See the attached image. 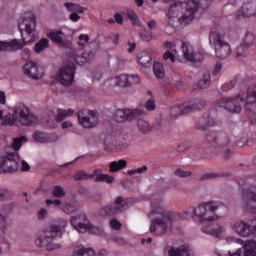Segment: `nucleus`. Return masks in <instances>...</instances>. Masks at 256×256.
<instances>
[{
	"mask_svg": "<svg viewBox=\"0 0 256 256\" xmlns=\"http://www.w3.org/2000/svg\"><path fill=\"white\" fill-rule=\"evenodd\" d=\"M213 0H188L184 2L174 1L170 4L168 9V24L173 29L177 28L183 23H189L195 19V13L198 9H208Z\"/></svg>",
	"mask_w": 256,
	"mask_h": 256,
	"instance_id": "nucleus-1",
	"label": "nucleus"
},
{
	"mask_svg": "<svg viewBox=\"0 0 256 256\" xmlns=\"http://www.w3.org/2000/svg\"><path fill=\"white\" fill-rule=\"evenodd\" d=\"M18 27L21 31L22 41L17 39L9 42L0 41V52L19 51L25 45H29V43H33V41L38 39L37 18L33 12H25Z\"/></svg>",
	"mask_w": 256,
	"mask_h": 256,
	"instance_id": "nucleus-2",
	"label": "nucleus"
},
{
	"mask_svg": "<svg viewBox=\"0 0 256 256\" xmlns=\"http://www.w3.org/2000/svg\"><path fill=\"white\" fill-rule=\"evenodd\" d=\"M152 214L161 215L150 223L149 231L156 235H167L173 229V221H177L181 217L177 212L168 213L167 207L161 200L152 202Z\"/></svg>",
	"mask_w": 256,
	"mask_h": 256,
	"instance_id": "nucleus-3",
	"label": "nucleus"
},
{
	"mask_svg": "<svg viewBox=\"0 0 256 256\" xmlns=\"http://www.w3.org/2000/svg\"><path fill=\"white\" fill-rule=\"evenodd\" d=\"M56 237H61V226L50 225L43 231L42 236L36 239L35 243L37 247H44L46 251L61 249V243L54 242Z\"/></svg>",
	"mask_w": 256,
	"mask_h": 256,
	"instance_id": "nucleus-4",
	"label": "nucleus"
},
{
	"mask_svg": "<svg viewBox=\"0 0 256 256\" xmlns=\"http://www.w3.org/2000/svg\"><path fill=\"white\" fill-rule=\"evenodd\" d=\"M209 43L215 48L216 57L219 59H227L231 55V46L221 33L212 31L209 35Z\"/></svg>",
	"mask_w": 256,
	"mask_h": 256,
	"instance_id": "nucleus-5",
	"label": "nucleus"
},
{
	"mask_svg": "<svg viewBox=\"0 0 256 256\" xmlns=\"http://www.w3.org/2000/svg\"><path fill=\"white\" fill-rule=\"evenodd\" d=\"M15 113L17 115V127H19V125L23 127H34V125L39 123V118L23 103H19L15 106Z\"/></svg>",
	"mask_w": 256,
	"mask_h": 256,
	"instance_id": "nucleus-6",
	"label": "nucleus"
},
{
	"mask_svg": "<svg viewBox=\"0 0 256 256\" xmlns=\"http://www.w3.org/2000/svg\"><path fill=\"white\" fill-rule=\"evenodd\" d=\"M19 163H21L19 152H5L0 156V173H16L19 171Z\"/></svg>",
	"mask_w": 256,
	"mask_h": 256,
	"instance_id": "nucleus-7",
	"label": "nucleus"
},
{
	"mask_svg": "<svg viewBox=\"0 0 256 256\" xmlns=\"http://www.w3.org/2000/svg\"><path fill=\"white\" fill-rule=\"evenodd\" d=\"M70 223L76 228L78 233H85L86 231L92 233V235H97L99 233V228L89 223L87 215L83 212H80L76 216H72Z\"/></svg>",
	"mask_w": 256,
	"mask_h": 256,
	"instance_id": "nucleus-8",
	"label": "nucleus"
},
{
	"mask_svg": "<svg viewBox=\"0 0 256 256\" xmlns=\"http://www.w3.org/2000/svg\"><path fill=\"white\" fill-rule=\"evenodd\" d=\"M129 209V201L121 196L115 198L112 204H109L103 207L100 210L101 217H107V215H117L119 213H123V211H127Z\"/></svg>",
	"mask_w": 256,
	"mask_h": 256,
	"instance_id": "nucleus-9",
	"label": "nucleus"
},
{
	"mask_svg": "<svg viewBox=\"0 0 256 256\" xmlns=\"http://www.w3.org/2000/svg\"><path fill=\"white\" fill-rule=\"evenodd\" d=\"M77 118L80 125H82V127L85 129H92V127H97L99 123L97 111L81 110L78 112Z\"/></svg>",
	"mask_w": 256,
	"mask_h": 256,
	"instance_id": "nucleus-10",
	"label": "nucleus"
},
{
	"mask_svg": "<svg viewBox=\"0 0 256 256\" xmlns=\"http://www.w3.org/2000/svg\"><path fill=\"white\" fill-rule=\"evenodd\" d=\"M215 211H217V206L214 202L201 204L196 208V219H201L202 221H214Z\"/></svg>",
	"mask_w": 256,
	"mask_h": 256,
	"instance_id": "nucleus-11",
	"label": "nucleus"
},
{
	"mask_svg": "<svg viewBox=\"0 0 256 256\" xmlns=\"http://www.w3.org/2000/svg\"><path fill=\"white\" fill-rule=\"evenodd\" d=\"M145 115V110L140 108L136 109H124L117 110L114 115V120L117 123H124V121H133L137 119V117H141Z\"/></svg>",
	"mask_w": 256,
	"mask_h": 256,
	"instance_id": "nucleus-12",
	"label": "nucleus"
},
{
	"mask_svg": "<svg viewBox=\"0 0 256 256\" xmlns=\"http://www.w3.org/2000/svg\"><path fill=\"white\" fill-rule=\"evenodd\" d=\"M75 69L76 67L74 63H68L59 70V73L56 76L57 81L64 86L71 85L75 79Z\"/></svg>",
	"mask_w": 256,
	"mask_h": 256,
	"instance_id": "nucleus-13",
	"label": "nucleus"
},
{
	"mask_svg": "<svg viewBox=\"0 0 256 256\" xmlns=\"http://www.w3.org/2000/svg\"><path fill=\"white\" fill-rule=\"evenodd\" d=\"M233 229L240 237H249L256 231V219H252L250 224L244 221H237L233 224Z\"/></svg>",
	"mask_w": 256,
	"mask_h": 256,
	"instance_id": "nucleus-14",
	"label": "nucleus"
},
{
	"mask_svg": "<svg viewBox=\"0 0 256 256\" xmlns=\"http://www.w3.org/2000/svg\"><path fill=\"white\" fill-rule=\"evenodd\" d=\"M239 101H243V98H240L239 96L236 98L224 97L218 101V107H222L230 113H241V105H239Z\"/></svg>",
	"mask_w": 256,
	"mask_h": 256,
	"instance_id": "nucleus-15",
	"label": "nucleus"
},
{
	"mask_svg": "<svg viewBox=\"0 0 256 256\" xmlns=\"http://www.w3.org/2000/svg\"><path fill=\"white\" fill-rule=\"evenodd\" d=\"M229 256H256V244L255 241H247L241 248H237L236 251H228Z\"/></svg>",
	"mask_w": 256,
	"mask_h": 256,
	"instance_id": "nucleus-16",
	"label": "nucleus"
},
{
	"mask_svg": "<svg viewBox=\"0 0 256 256\" xmlns=\"http://www.w3.org/2000/svg\"><path fill=\"white\" fill-rule=\"evenodd\" d=\"M164 251L168 256H195V252L189 245H182L178 248L167 246Z\"/></svg>",
	"mask_w": 256,
	"mask_h": 256,
	"instance_id": "nucleus-17",
	"label": "nucleus"
},
{
	"mask_svg": "<svg viewBox=\"0 0 256 256\" xmlns=\"http://www.w3.org/2000/svg\"><path fill=\"white\" fill-rule=\"evenodd\" d=\"M24 75L30 79H41L43 77V68H39L37 63L30 62L23 66Z\"/></svg>",
	"mask_w": 256,
	"mask_h": 256,
	"instance_id": "nucleus-18",
	"label": "nucleus"
},
{
	"mask_svg": "<svg viewBox=\"0 0 256 256\" xmlns=\"http://www.w3.org/2000/svg\"><path fill=\"white\" fill-rule=\"evenodd\" d=\"M255 43V35L251 32H247L243 42L237 47L236 57H245L247 55V49Z\"/></svg>",
	"mask_w": 256,
	"mask_h": 256,
	"instance_id": "nucleus-19",
	"label": "nucleus"
},
{
	"mask_svg": "<svg viewBox=\"0 0 256 256\" xmlns=\"http://www.w3.org/2000/svg\"><path fill=\"white\" fill-rule=\"evenodd\" d=\"M246 209L251 213H256V187L248 189L243 195Z\"/></svg>",
	"mask_w": 256,
	"mask_h": 256,
	"instance_id": "nucleus-20",
	"label": "nucleus"
},
{
	"mask_svg": "<svg viewBox=\"0 0 256 256\" xmlns=\"http://www.w3.org/2000/svg\"><path fill=\"white\" fill-rule=\"evenodd\" d=\"M50 40L58 45V47H69V42L65 41V33L63 31H52L47 34Z\"/></svg>",
	"mask_w": 256,
	"mask_h": 256,
	"instance_id": "nucleus-21",
	"label": "nucleus"
},
{
	"mask_svg": "<svg viewBox=\"0 0 256 256\" xmlns=\"http://www.w3.org/2000/svg\"><path fill=\"white\" fill-rule=\"evenodd\" d=\"M95 178V183H107L108 185H112L115 182V177L104 174L102 169H95L93 171V179Z\"/></svg>",
	"mask_w": 256,
	"mask_h": 256,
	"instance_id": "nucleus-22",
	"label": "nucleus"
},
{
	"mask_svg": "<svg viewBox=\"0 0 256 256\" xmlns=\"http://www.w3.org/2000/svg\"><path fill=\"white\" fill-rule=\"evenodd\" d=\"M253 15H256V7L251 2L243 4L238 11V17H253Z\"/></svg>",
	"mask_w": 256,
	"mask_h": 256,
	"instance_id": "nucleus-23",
	"label": "nucleus"
},
{
	"mask_svg": "<svg viewBox=\"0 0 256 256\" xmlns=\"http://www.w3.org/2000/svg\"><path fill=\"white\" fill-rule=\"evenodd\" d=\"M203 233L207 235H214V237H219L223 233V227L218 223H212L202 228Z\"/></svg>",
	"mask_w": 256,
	"mask_h": 256,
	"instance_id": "nucleus-24",
	"label": "nucleus"
},
{
	"mask_svg": "<svg viewBox=\"0 0 256 256\" xmlns=\"http://www.w3.org/2000/svg\"><path fill=\"white\" fill-rule=\"evenodd\" d=\"M186 113H189V105H186L185 103L170 108L171 119H177V117H181V115H185Z\"/></svg>",
	"mask_w": 256,
	"mask_h": 256,
	"instance_id": "nucleus-25",
	"label": "nucleus"
},
{
	"mask_svg": "<svg viewBox=\"0 0 256 256\" xmlns=\"http://www.w3.org/2000/svg\"><path fill=\"white\" fill-rule=\"evenodd\" d=\"M138 61L140 65L142 67H145L146 69L151 67V65H153V58L151 57V54L147 53L146 51L139 53Z\"/></svg>",
	"mask_w": 256,
	"mask_h": 256,
	"instance_id": "nucleus-26",
	"label": "nucleus"
},
{
	"mask_svg": "<svg viewBox=\"0 0 256 256\" xmlns=\"http://www.w3.org/2000/svg\"><path fill=\"white\" fill-rule=\"evenodd\" d=\"M74 61H76L77 65H85L87 61H91L95 57V52H89L88 54H77L73 53Z\"/></svg>",
	"mask_w": 256,
	"mask_h": 256,
	"instance_id": "nucleus-27",
	"label": "nucleus"
},
{
	"mask_svg": "<svg viewBox=\"0 0 256 256\" xmlns=\"http://www.w3.org/2000/svg\"><path fill=\"white\" fill-rule=\"evenodd\" d=\"M185 104L188 105L189 113H191V111H201L205 107L206 102L203 99L197 98Z\"/></svg>",
	"mask_w": 256,
	"mask_h": 256,
	"instance_id": "nucleus-28",
	"label": "nucleus"
},
{
	"mask_svg": "<svg viewBox=\"0 0 256 256\" xmlns=\"http://www.w3.org/2000/svg\"><path fill=\"white\" fill-rule=\"evenodd\" d=\"M211 85V72L206 70L203 78L196 84L195 89H207Z\"/></svg>",
	"mask_w": 256,
	"mask_h": 256,
	"instance_id": "nucleus-29",
	"label": "nucleus"
},
{
	"mask_svg": "<svg viewBox=\"0 0 256 256\" xmlns=\"http://www.w3.org/2000/svg\"><path fill=\"white\" fill-rule=\"evenodd\" d=\"M127 167V161L124 159L118 160V161H112L109 164V171L110 173H117L119 171H122V169H125Z\"/></svg>",
	"mask_w": 256,
	"mask_h": 256,
	"instance_id": "nucleus-30",
	"label": "nucleus"
},
{
	"mask_svg": "<svg viewBox=\"0 0 256 256\" xmlns=\"http://www.w3.org/2000/svg\"><path fill=\"white\" fill-rule=\"evenodd\" d=\"M1 125L3 127H7V125L9 126L17 125V115L15 113V107H14L13 114L8 113L3 117V120L1 121Z\"/></svg>",
	"mask_w": 256,
	"mask_h": 256,
	"instance_id": "nucleus-31",
	"label": "nucleus"
},
{
	"mask_svg": "<svg viewBox=\"0 0 256 256\" xmlns=\"http://www.w3.org/2000/svg\"><path fill=\"white\" fill-rule=\"evenodd\" d=\"M73 113H75V111H73V109L69 108L67 110H63L61 108H59L57 110V115L55 117V121H57V123H61V121H64V119H67V117H71L73 115Z\"/></svg>",
	"mask_w": 256,
	"mask_h": 256,
	"instance_id": "nucleus-32",
	"label": "nucleus"
},
{
	"mask_svg": "<svg viewBox=\"0 0 256 256\" xmlns=\"http://www.w3.org/2000/svg\"><path fill=\"white\" fill-rule=\"evenodd\" d=\"M181 47L184 59H186V61H193V55L195 53V51L193 50V46L187 45L185 44V42H182Z\"/></svg>",
	"mask_w": 256,
	"mask_h": 256,
	"instance_id": "nucleus-33",
	"label": "nucleus"
},
{
	"mask_svg": "<svg viewBox=\"0 0 256 256\" xmlns=\"http://www.w3.org/2000/svg\"><path fill=\"white\" fill-rule=\"evenodd\" d=\"M45 49H49V39L42 38L34 45L35 53H42Z\"/></svg>",
	"mask_w": 256,
	"mask_h": 256,
	"instance_id": "nucleus-34",
	"label": "nucleus"
},
{
	"mask_svg": "<svg viewBox=\"0 0 256 256\" xmlns=\"http://www.w3.org/2000/svg\"><path fill=\"white\" fill-rule=\"evenodd\" d=\"M153 71L157 79H163L165 77V68L163 67V64L154 62Z\"/></svg>",
	"mask_w": 256,
	"mask_h": 256,
	"instance_id": "nucleus-35",
	"label": "nucleus"
},
{
	"mask_svg": "<svg viewBox=\"0 0 256 256\" xmlns=\"http://www.w3.org/2000/svg\"><path fill=\"white\" fill-rule=\"evenodd\" d=\"M64 7H66L67 11H70V13H84L85 11V8L81 5L71 2L64 3Z\"/></svg>",
	"mask_w": 256,
	"mask_h": 256,
	"instance_id": "nucleus-36",
	"label": "nucleus"
},
{
	"mask_svg": "<svg viewBox=\"0 0 256 256\" xmlns=\"http://www.w3.org/2000/svg\"><path fill=\"white\" fill-rule=\"evenodd\" d=\"M14 193L11 189L2 187L0 188V201H11Z\"/></svg>",
	"mask_w": 256,
	"mask_h": 256,
	"instance_id": "nucleus-37",
	"label": "nucleus"
},
{
	"mask_svg": "<svg viewBox=\"0 0 256 256\" xmlns=\"http://www.w3.org/2000/svg\"><path fill=\"white\" fill-rule=\"evenodd\" d=\"M23 141H27V139L22 136L19 138H14L11 147L14 149V151H8V153H18V151L21 149V145H23Z\"/></svg>",
	"mask_w": 256,
	"mask_h": 256,
	"instance_id": "nucleus-38",
	"label": "nucleus"
},
{
	"mask_svg": "<svg viewBox=\"0 0 256 256\" xmlns=\"http://www.w3.org/2000/svg\"><path fill=\"white\" fill-rule=\"evenodd\" d=\"M183 219H194V221H197V208L193 206L186 208Z\"/></svg>",
	"mask_w": 256,
	"mask_h": 256,
	"instance_id": "nucleus-39",
	"label": "nucleus"
},
{
	"mask_svg": "<svg viewBox=\"0 0 256 256\" xmlns=\"http://www.w3.org/2000/svg\"><path fill=\"white\" fill-rule=\"evenodd\" d=\"M137 127H138L139 131H141L142 133H149L153 129L151 127V125H149V122H147L143 119L138 120Z\"/></svg>",
	"mask_w": 256,
	"mask_h": 256,
	"instance_id": "nucleus-40",
	"label": "nucleus"
},
{
	"mask_svg": "<svg viewBox=\"0 0 256 256\" xmlns=\"http://www.w3.org/2000/svg\"><path fill=\"white\" fill-rule=\"evenodd\" d=\"M34 141H37V143H47L49 137L45 132L41 131H35L33 134Z\"/></svg>",
	"mask_w": 256,
	"mask_h": 256,
	"instance_id": "nucleus-41",
	"label": "nucleus"
},
{
	"mask_svg": "<svg viewBox=\"0 0 256 256\" xmlns=\"http://www.w3.org/2000/svg\"><path fill=\"white\" fill-rule=\"evenodd\" d=\"M74 181H87V179H93V173L87 174L84 171H78L74 177Z\"/></svg>",
	"mask_w": 256,
	"mask_h": 256,
	"instance_id": "nucleus-42",
	"label": "nucleus"
},
{
	"mask_svg": "<svg viewBox=\"0 0 256 256\" xmlns=\"http://www.w3.org/2000/svg\"><path fill=\"white\" fill-rule=\"evenodd\" d=\"M139 37L142 39V41L149 43V41L153 40V32L147 29H144L143 32L139 33Z\"/></svg>",
	"mask_w": 256,
	"mask_h": 256,
	"instance_id": "nucleus-43",
	"label": "nucleus"
},
{
	"mask_svg": "<svg viewBox=\"0 0 256 256\" xmlns=\"http://www.w3.org/2000/svg\"><path fill=\"white\" fill-rule=\"evenodd\" d=\"M117 85L118 87H130L129 75H125V74L120 75L118 77Z\"/></svg>",
	"mask_w": 256,
	"mask_h": 256,
	"instance_id": "nucleus-44",
	"label": "nucleus"
},
{
	"mask_svg": "<svg viewBox=\"0 0 256 256\" xmlns=\"http://www.w3.org/2000/svg\"><path fill=\"white\" fill-rule=\"evenodd\" d=\"M62 211L66 213V215H70V213H75V211H77V206L68 203L62 206Z\"/></svg>",
	"mask_w": 256,
	"mask_h": 256,
	"instance_id": "nucleus-45",
	"label": "nucleus"
},
{
	"mask_svg": "<svg viewBox=\"0 0 256 256\" xmlns=\"http://www.w3.org/2000/svg\"><path fill=\"white\" fill-rule=\"evenodd\" d=\"M174 175H176V177H181L182 179H185L187 177H191V175H193V172H191V171H183L181 168H178L174 172Z\"/></svg>",
	"mask_w": 256,
	"mask_h": 256,
	"instance_id": "nucleus-46",
	"label": "nucleus"
},
{
	"mask_svg": "<svg viewBox=\"0 0 256 256\" xmlns=\"http://www.w3.org/2000/svg\"><path fill=\"white\" fill-rule=\"evenodd\" d=\"M191 141H185L182 142L178 147H177V152L178 153H183V151H187V149H191L192 147Z\"/></svg>",
	"mask_w": 256,
	"mask_h": 256,
	"instance_id": "nucleus-47",
	"label": "nucleus"
},
{
	"mask_svg": "<svg viewBox=\"0 0 256 256\" xmlns=\"http://www.w3.org/2000/svg\"><path fill=\"white\" fill-rule=\"evenodd\" d=\"M53 197L61 198L65 197V191H63V187L55 186L52 192Z\"/></svg>",
	"mask_w": 256,
	"mask_h": 256,
	"instance_id": "nucleus-48",
	"label": "nucleus"
},
{
	"mask_svg": "<svg viewBox=\"0 0 256 256\" xmlns=\"http://www.w3.org/2000/svg\"><path fill=\"white\" fill-rule=\"evenodd\" d=\"M217 177H221V175L217 174V173H206L200 177L199 181H207L209 179H217Z\"/></svg>",
	"mask_w": 256,
	"mask_h": 256,
	"instance_id": "nucleus-49",
	"label": "nucleus"
},
{
	"mask_svg": "<svg viewBox=\"0 0 256 256\" xmlns=\"http://www.w3.org/2000/svg\"><path fill=\"white\" fill-rule=\"evenodd\" d=\"M205 59V56L201 52H196L194 55H192V63H202V61Z\"/></svg>",
	"mask_w": 256,
	"mask_h": 256,
	"instance_id": "nucleus-50",
	"label": "nucleus"
},
{
	"mask_svg": "<svg viewBox=\"0 0 256 256\" xmlns=\"http://www.w3.org/2000/svg\"><path fill=\"white\" fill-rule=\"evenodd\" d=\"M255 102H256V91L248 92V95L246 98V104L253 105V103Z\"/></svg>",
	"mask_w": 256,
	"mask_h": 256,
	"instance_id": "nucleus-51",
	"label": "nucleus"
},
{
	"mask_svg": "<svg viewBox=\"0 0 256 256\" xmlns=\"http://www.w3.org/2000/svg\"><path fill=\"white\" fill-rule=\"evenodd\" d=\"M110 227L111 229H114V231H119L122 227V224L119 222V220L113 218L110 220Z\"/></svg>",
	"mask_w": 256,
	"mask_h": 256,
	"instance_id": "nucleus-52",
	"label": "nucleus"
},
{
	"mask_svg": "<svg viewBox=\"0 0 256 256\" xmlns=\"http://www.w3.org/2000/svg\"><path fill=\"white\" fill-rule=\"evenodd\" d=\"M127 17L130 19V21H132L134 25L137 24V21H139L137 14L133 10H127Z\"/></svg>",
	"mask_w": 256,
	"mask_h": 256,
	"instance_id": "nucleus-53",
	"label": "nucleus"
},
{
	"mask_svg": "<svg viewBox=\"0 0 256 256\" xmlns=\"http://www.w3.org/2000/svg\"><path fill=\"white\" fill-rule=\"evenodd\" d=\"M147 166H142L140 168L134 169V170H128V175H137V173L141 174V173H146L147 171Z\"/></svg>",
	"mask_w": 256,
	"mask_h": 256,
	"instance_id": "nucleus-54",
	"label": "nucleus"
},
{
	"mask_svg": "<svg viewBox=\"0 0 256 256\" xmlns=\"http://www.w3.org/2000/svg\"><path fill=\"white\" fill-rule=\"evenodd\" d=\"M79 41H78V45L79 47H83L85 45V43H89V35L87 34H81L78 37Z\"/></svg>",
	"mask_w": 256,
	"mask_h": 256,
	"instance_id": "nucleus-55",
	"label": "nucleus"
},
{
	"mask_svg": "<svg viewBox=\"0 0 256 256\" xmlns=\"http://www.w3.org/2000/svg\"><path fill=\"white\" fill-rule=\"evenodd\" d=\"M140 82H141V79L139 78L138 75H130L129 76L130 87H131V85H139Z\"/></svg>",
	"mask_w": 256,
	"mask_h": 256,
	"instance_id": "nucleus-56",
	"label": "nucleus"
},
{
	"mask_svg": "<svg viewBox=\"0 0 256 256\" xmlns=\"http://www.w3.org/2000/svg\"><path fill=\"white\" fill-rule=\"evenodd\" d=\"M30 57H31V52L29 48H25L21 51V59H23L24 61H29Z\"/></svg>",
	"mask_w": 256,
	"mask_h": 256,
	"instance_id": "nucleus-57",
	"label": "nucleus"
},
{
	"mask_svg": "<svg viewBox=\"0 0 256 256\" xmlns=\"http://www.w3.org/2000/svg\"><path fill=\"white\" fill-rule=\"evenodd\" d=\"M145 107H146L147 111H155V99H153V98L149 99L146 102Z\"/></svg>",
	"mask_w": 256,
	"mask_h": 256,
	"instance_id": "nucleus-58",
	"label": "nucleus"
},
{
	"mask_svg": "<svg viewBox=\"0 0 256 256\" xmlns=\"http://www.w3.org/2000/svg\"><path fill=\"white\" fill-rule=\"evenodd\" d=\"M222 67H223V65L221 64V62H217L212 71V75H214V76L219 75V73H221Z\"/></svg>",
	"mask_w": 256,
	"mask_h": 256,
	"instance_id": "nucleus-59",
	"label": "nucleus"
},
{
	"mask_svg": "<svg viewBox=\"0 0 256 256\" xmlns=\"http://www.w3.org/2000/svg\"><path fill=\"white\" fill-rule=\"evenodd\" d=\"M163 59L167 61V59H170L172 63H175V55L171 53V51H166L163 55Z\"/></svg>",
	"mask_w": 256,
	"mask_h": 256,
	"instance_id": "nucleus-60",
	"label": "nucleus"
},
{
	"mask_svg": "<svg viewBox=\"0 0 256 256\" xmlns=\"http://www.w3.org/2000/svg\"><path fill=\"white\" fill-rule=\"evenodd\" d=\"M78 12H73L69 15V19L71 21H73L74 23H77V21H79V19H81V16H79V14H77Z\"/></svg>",
	"mask_w": 256,
	"mask_h": 256,
	"instance_id": "nucleus-61",
	"label": "nucleus"
},
{
	"mask_svg": "<svg viewBox=\"0 0 256 256\" xmlns=\"http://www.w3.org/2000/svg\"><path fill=\"white\" fill-rule=\"evenodd\" d=\"M21 163V171H30L31 170V166H29V164L25 161V160H20Z\"/></svg>",
	"mask_w": 256,
	"mask_h": 256,
	"instance_id": "nucleus-62",
	"label": "nucleus"
},
{
	"mask_svg": "<svg viewBox=\"0 0 256 256\" xmlns=\"http://www.w3.org/2000/svg\"><path fill=\"white\" fill-rule=\"evenodd\" d=\"M114 19L118 25H123V16L120 13H115Z\"/></svg>",
	"mask_w": 256,
	"mask_h": 256,
	"instance_id": "nucleus-63",
	"label": "nucleus"
},
{
	"mask_svg": "<svg viewBox=\"0 0 256 256\" xmlns=\"http://www.w3.org/2000/svg\"><path fill=\"white\" fill-rule=\"evenodd\" d=\"M147 26L150 29V31H153V29H157V21L156 20H150L147 22Z\"/></svg>",
	"mask_w": 256,
	"mask_h": 256,
	"instance_id": "nucleus-64",
	"label": "nucleus"
}]
</instances>
